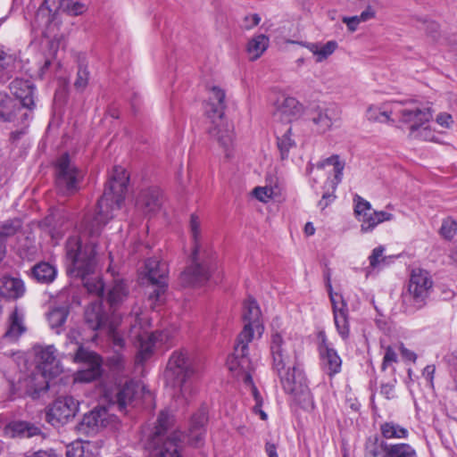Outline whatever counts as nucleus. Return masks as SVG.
<instances>
[{
	"label": "nucleus",
	"mask_w": 457,
	"mask_h": 457,
	"mask_svg": "<svg viewBox=\"0 0 457 457\" xmlns=\"http://www.w3.org/2000/svg\"><path fill=\"white\" fill-rule=\"evenodd\" d=\"M270 351L273 368L280 377L284 390L295 398L309 394L305 377L301 370L292 366V353L288 352L286 343L278 333L271 336Z\"/></svg>",
	"instance_id": "obj_4"
},
{
	"label": "nucleus",
	"mask_w": 457,
	"mask_h": 457,
	"mask_svg": "<svg viewBox=\"0 0 457 457\" xmlns=\"http://www.w3.org/2000/svg\"><path fill=\"white\" fill-rule=\"evenodd\" d=\"M382 457H417L415 450L407 444L383 445Z\"/></svg>",
	"instance_id": "obj_41"
},
{
	"label": "nucleus",
	"mask_w": 457,
	"mask_h": 457,
	"mask_svg": "<svg viewBox=\"0 0 457 457\" xmlns=\"http://www.w3.org/2000/svg\"><path fill=\"white\" fill-rule=\"evenodd\" d=\"M26 329L24 313L15 307L8 316L6 329L0 341V348H2V345L16 343Z\"/></svg>",
	"instance_id": "obj_23"
},
{
	"label": "nucleus",
	"mask_w": 457,
	"mask_h": 457,
	"mask_svg": "<svg viewBox=\"0 0 457 457\" xmlns=\"http://www.w3.org/2000/svg\"><path fill=\"white\" fill-rule=\"evenodd\" d=\"M261 21V17L258 14H250L244 18L242 21V28L245 29H252L257 26Z\"/></svg>",
	"instance_id": "obj_58"
},
{
	"label": "nucleus",
	"mask_w": 457,
	"mask_h": 457,
	"mask_svg": "<svg viewBox=\"0 0 457 457\" xmlns=\"http://www.w3.org/2000/svg\"><path fill=\"white\" fill-rule=\"evenodd\" d=\"M253 194L258 200L265 203L272 197L273 190L267 187H258L253 189Z\"/></svg>",
	"instance_id": "obj_56"
},
{
	"label": "nucleus",
	"mask_w": 457,
	"mask_h": 457,
	"mask_svg": "<svg viewBox=\"0 0 457 457\" xmlns=\"http://www.w3.org/2000/svg\"><path fill=\"white\" fill-rule=\"evenodd\" d=\"M69 315V308L67 306L56 307L51 310L47 315V320L52 328H59L65 321Z\"/></svg>",
	"instance_id": "obj_45"
},
{
	"label": "nucleus",
	"mask_w": 457,
	"mask_h": 457,
	"mask_svg": "<svg viewBox=\"0 0 457 457\" xmlns=\"http://www.w3.org/2000/svg\"><path fill=\"white\" fill-rule=\"evenodd\" d=\"M117 327H118V321L115 320L110 322V324L106 328V330L109 334L112 335L113 343L116 345L121 346L123 340L116 333Z\"/></svg>",
	"instance_id": "obj_59"
},
{
	"label": "nucleus",
	"mask_w": 457,
	"mask_h": 457,
	"mask_svg": "<svg viewBox=\"0 0 457 457\" xmlns=\"http://www.w3.org/2000/svg\"><path fill=\"white\" fill-rule=\"evenodd\" d=\"M397 361V354L391 346L385 348L383 357L382 370H385Z\"/></svg>",
	"instance_id": "obj_55"
},
{
	"label": "nucleus",
	"mask_w": 457,
	"mask_h": 457,
	"mask_svg": "<svg viewBox=\"0 0 457 457\" xmlns=\"http://www.w3.org/2000/svg\"><path fill=\"white\" fill-rule=\"evenodd\" d=\"M96 445L89 441H75L67 446V457H95Z\"/></svg>",
	"instance_id": "obj_37"
},
{
	"label": "nucleus",
	"mask_w": 457,
	"mask_h": 457,
	"mask_svg": "<svg viewBox=\"0 0 457 457\" xmlns=\"http://www.w3.org/2000/svg\"><path fill=\"white\" fill-rule=\"evenodd\" d=\"M57 274L54 266L48 262H39L31 270V275L39 283L48 284L54 281Z\"/></svg>",
	"instance_id": "obj_38"
},
{
	"label": "nucleus",
	"mask_w": 457,
	"mask_h": 457,
	"mask_svg": "<svg viewBox=\"0 0 457 457\" xmlns=\"http://www.w3.org/2000/svg\"><path fill=\"white\" fill-rule=\"evenodd\" d=\"M354 201V214L358 221L361 218H364L368 213H370L373 210L370 202L366 201L362 197L356 195Z\"/></svg>",
	"instance_id": "obj_49"
},
{
	"label": "nucleus",
	"mask_w": 457,
	"mask_h": 457,
	"mask_svg": "<svg viewBox=\"0 0 457 457\" xmlns=\"http://www.w3.org/2000/svg\"><path fill=\"white\" fill-rule=\"evenodd\" d=\"M384 252L385 247L382 245L372 250V253L369 256L370 266L367 268V274H369L371 270L380 268V265L386 262V257L384 256Z\"/></svg>",
	"instance_id": "obj_48"
},
{
	"label": "nucleus",
	"mask_w": 457,
	"mask_h": 457,
	"mask_svg": "<svg viewBox=\"0 0 457 457\" xmlns=\"http://www.w3.org/2000/svg\"><path fill=\"white\" fill-rule=\"evenodd\" d=\"M141 386L133 380H128L124 384H119L113 387L106 388L104 397L112 405H116L120 411H125L131 406L138 397Z\"/></svg>",
	"instance_id": "obj_16"
},
{
	"label": "nucleus",
	"mask_w": 457,
	"mask_h": 457,
	"mask_svg": "<svg viewBox=\"0 0 457 457\" xmlns=\"http://www.w3.org/2000/svg\"><path fill=\"white\" fill-rule=\"evenodd\" d=\"M250 342L237 337L235 352L227 361L228 369L232 376L237 380H242L248 386L253 384L251 375L253 365L247 356Z\"/></svg>",
	"instance_id": "obj_13"
},
{
	"label": "nucleus",
	"mask_w": 457,
	"mask_h": 457,
	"mask_svg": "<svg viewBox=\"0 0 457 457\" xmlns=\"http://www.w3.org/2000/svg\"><path fill=\"white\" fill-rule=\"evenodd\" d=\"M207 421L205 411L202 410L191 418L188 428V443L195 447L202 445L204 436V425Z\"/></svg>",
	"instance_id": "obj_29"
},
{
	"label": "nucleus",
	"mask_w": 457,
	"mask_h": 457,
	"mask_svg": "<svg viewBox=\"0 0 457 457\" xmlns=\"http://www.w3.org/2000/svg\"><path fill=\"white\" fill-rule=\"evenodd\" d=\"M344 168L345 163L340 161L339 156L332 155L317 163L316 166L310 165L307 168V172L315 183L318 182L319 179L327 177L328 174H333L334 179L330 181V184L332 187H336L342 180Z\"/></svg>",
	"instance_id": "obj_19"
},
{
	"label": "nucleus",
	"mask_w": 457,
	"mask_h": 457,
	"mask_svg": "<svg viewBox=\"0 0 457 457\" xmlns=\"http://www.w3.org/2000/svg\"><path fill=\"white\" fill-rule=\"evenodd\" d=\"M28 112H22L16 101L4 92H0V121L13 122L27 127Z\"/></svg>",
	"instance_id": "obj_22"
},
{
	"label": "nucleus",
	"mask_w": 457,
	"mask_h": 457,
	"mask_svg": "<svg viewBox=\"0 0 457 457\" xmlns=\"http://www.w3.org/2000/svg\"><path fill=\"white\" fill-rule=\"evenodd\" d=\"M395 219L394 214L386 211H375L368 213L364 218H361V231L362 233H370L380 223L390 221Z\"/></svg>",
	"instance_id": "obj_35"
},
{
	"label": "nucleus",
	"mask_w": 457,
	"mask_h": 457,
	"mask_svg": "<svg viewBox=\"0 0 457 457\" xmlns=\"http://www.w3.org/2000/svg\"><path fill=\"white\" fill-rule=\"evenodd\" d=\"M161 204V191L158 187L142 190L136 202L137 208L146 215L155 213Z\"/></svg>",
	"instance_id": "obj_27"
},
{
	"label": "nucleus",
	"mask_w": 457,
	"mask_h": 457,
	"mask_svg": "<svg viewBox=\"0 0 457 457\" xmlns=\"http://www.w3.org/2000/svg\"><path fill=\"white\" fill-rule=\"evenodd\" d=\"M66 256L70 262L68 271L74 277L81 278L84 286L91 294L103 295L104 282L98 278H87L96 268V245L93 241L82 245L78 236L70 237L66 243Z\"/></svg>",
	"instance_id": "obj_3"
},
{
	"label": "nucleus",
	"mask_w": 457,
	"mask_h": 457,
	"mask_svg": "<svg viewBox=\"0 0 457 457\" xmlns=\"http://www.w3.org/2000/svg\"><path fill=\"white\" fill-rule=\"evenodd\" d=\"M89 79V72L86 67L80 65L79 67L74 86L78 90H84L87 86Z\"/></svg>",
	"instance_id": "obj_54"
},
{
	"label": "nucleus",
	"mask_w": 457,
	"mask_h": 457,
	"mask_svg": "<svg viewBox=\"0 0 457 457\" xmlns=\"http://www.w3.org/2000/svg\"><path fill=\"white\" fill-rule=\"evenodd\" d=\"M189 230L193 240L192 263L181 273L180 279L185 286H198L205 283L216 266V253L204 240L200 218L190 216Z\"/></svg>",
	"instance_id": "obj_2"
},
{
	"label": "nucleus",
	"mask_w": 457,
	"mask_h": 457,
	"mask_svg": "<svg viewBox=\"0 0 457 457\" xmlns=\"http://www.w3.org/2000/svg\"><path fill=\"white\" fill-rule=\"evenodd\" d=\"M456 231H457V222L454 220H453L451 218H447V219L444 220L441 228H440V233L445 238H446V239L453 238L454 237V235L456 234Z\"/></svg>",
	"instance_id": "obj_53"
},
{
	"label": "nucleus",
	"mask_w": 457,
	"mask_h": 457,
	"mask_svg": "<svg viewBox=\"0 0 457 457\" xmlns=\"http://www.w3.org/2000/svg\"><path fill=\"white\" fill-rule=\"evenodd\" d=\"M270 39L267 36L260 34L253 37L246 45V53L251 61L260 58L267 50Z\"/></svg>",
	"instance_id": "obj_36"
},
{
	"label": "nucleus",
	"mask_w": 457,
	"mask_h": 457,
	"mask_svg": "<svg viewBox=\"0 0 457 457\" xmlns=\"http://www.w3.org/2000/svg\"><path fill=\"white\" fill-rule=\"evenodd\" d=\"M55 175L56 187L63 195L77 192L84 178L83 171L75 165L67 153L56 161Z\"/></svg>",
	"instance_id": "obj_11"
},
{
	"label": "nucleus",
	"mask_w": 457,
	"mask_h": 457,
	"mask_svg": "<svg viewBox=\"0 0 457 457\" xmlns=\"http://www.w3.org/2000/svg\"><path fill=\"white\" fill-rule=\"evenodd\" d=\"M277 145L280 153L281 159L288 157L290 150L295 147V141L292 137V126H287L285 131H277Z\"/></svg>",
	"instance_id": "obj_39"
},
{
	"label": "nucleus",
	"mask_w": 457,
	"mask_h": 457,
	"mask_svg": "<svg viewBox=\"0 0 457 457\" xmlns=\"http://www.w3.org/2000/svg\"><path fill=\"white\" fill-rule=\"evenodd\" d=\"M398 101H392L384 103L380 105L370 106L367 110V118L369 120L377 122H387L390 120L392 115L396 116V112L394 106Z\"/></svg>",
	"instance_id": "obj_34"
},
{
	"label": "nucleus",
	"mask_w": 457,
	"mask_h": 457,
	"mask_svg": "<svg viewBox=\"0 0 457 457\" xmlns=\"http://www.w3.org/2000/svg\"><path fill=\"white\" fill-rule=\"evenodd\" d=\"M273 106V119L282 123H290L298 119L303 112V105L295 98L278 94L270 100Z\"/></svg>",
	"instance_id": "obj_18"
},
{
	"label": "nucleus",
	"mask_w": 457,
	"mask_h": 457,
	"mask_svg": "<svg viewBox=\"0 0 457 457\" xmlns=\"http://www.w3.org/2000/svg\"><path fill=\"white\" fill-rule=\"evenodd\" d=\"M87 10L84 3L73 0H58L56 12H62L71 16H79Z\"/></svg>",
	"instance_id": "obj_43"
},
{
	"label": "nucleus",
	"mask_w": 457,
	"mask_h": 457,
	"mask_svg": "<svg viewBox=\"0 0 457 457\" xmlns=\"http://www.w3.org/2000/svg\"><path fill=\"white\" fill-rule=\"evenodd\" d=\"M75 351L74 361L84 363V368L73 375V381L75 383H89L98 378L102 373L101 358L94 352L78 344H76Z\"/></svg>",
	"instance_id": "obj_14"
},
{
	"label": "nucleus",
	"mask_w": 457,
	"mask_h": 457,
	"mask_svg": "<svg viewBox=\"0 0 457 457\" xmlns=\"http://www.w3.org/2000/svg\"><path fill=\"white\" fill-rule=\"evenodd\" d=\"M128 176L122 168H115L109 181L105 185L104 194L93 212L87 213L84 219L85 232L90 237L100 235L104 226L114 216L125 198Z\"/></svg>",
	"instance_id": "obj_1"
},
{
	"label": "nucleus",
	"mask_w": 457,
	"mask_h": 457,
	"mask_svg": "<svg viewBox=\"0 0 457 457\" xmlns=\"http://www.w3.org/2000/svg\"><path fill=\"white\" fill-rule=\"evenodd\" d=\"M225 108V92L219 87H211L205 104V114L212 123L209 133L222 148L226 157H229L234 142V128L224 117Z\"/></svg>",
	"instance_id": "obj_6"
},
{
	"label": "nucleus",
	"mask_w": 457,
	"mask_h": 457,
	"mask_svg": "<svg viewBox=\"0 0 457 457\" xmlns=\"http://www.w3.org/2000/svg\"><path fill=\"white\" fill-rule=\"evenodd\" d=\"M85 320L87 324L93 330L106 329L111 321L116 320L113 315L112 318L106 316L103 312L100 302L92 303L85 312Z\"/></svg>",
	"instance_id": "obj_28"
},
{
	"label": "nucleus",
	"mask_w": 457,
	"mask_h": 457,
	"mask_svg": "<svg viewBox=\"0 0 457 457\" xmlns=\"http://www.w3.org/2000/svg\"><path fill=\"white\" fill-rule=\"evenodd\" d=\"M79 403L71 395L59 396L46 411V420L54 426L64 424L79 411Z\"/></svg>",
	"instance_id": "obj_17"
},
{
	"label": "nucleus",
	"mask_w": 457,
	"mask_h": 457,
	"mask_svg": "<svg viewBox=\"0 0 457 457\" xmlns=\"http://www.w3.org/2000/svg\"><path fill=\"white\" fill-rule=\"evenodd\" d=\"M37 369L40 375H35V387L29 392L33 398L39 396L41 392L47 391L49 388V378H52L62 372V367L57 360V351L53 345H37L33 347Z\"/></svg>",
	"instance_id": "obj_9"
},
{
	"label": "nucleus",
	"mask_w": 457,
	"mask_h": 457,
	"mask_svg": "<svg viewBox=\"0 0 457 457\" xmlns=\"http://www.w3.org/2000/svg\"><path fill=\"white\" fill-rule=\"evenodd\" d=\"M17 62L15 53L9 47L0 45V84H4L10 79Z\"/></svg>",
	"instance_id": "obj_31"
},
{
	"label": "nucleus",
	"mask_w": 457,
	"mask_h": 457,
	"mask_svg": "<svg viewBox=\"0 0 457 457\" xmlns=\"http://www.w3.org/2000/svg\"><path fill=\"white\" fill-rule=\"evenodd\" d=\"M433 287L429 273L422 269L411 270L406 291L402 295L405 312H413L426 305Z\"/></svg>",
	"instance_id": "obj_10"
},
{
	"label": "nucleus",
	"mask_w": 457,
	"mask_h": 457,
	"mask_svg": "<svg viewBox=\"0 0 457 457\" xmlns=\"http://www.w3.org/2000/svg\"><path fill=\"white\" fill-rule=\"evenodd\" d=\"M128 295L129 287L127 283L122 279H115L108 293V301L111 307L113 308L122 303Z\"/></svg>",
	"instance_id": "obj_40"
},
{
	"label": "nucleus",
	"mask_w": 457,
	"mask_h": 457,
	"mask_svg": "<svg viewBox=\"0 0 457 457\" xmlns=\"http://www.w3.org/2000/svg\"><path fill=\"white\" fill-rule=\"evenodd\" d=\"M115 417L110 415L104 407H97L85 414L81 422L78 425L79 433L86 436L96 434L100 428L107 427L113 422Z\"/></svg>",
	"instance_id": "obj_21"
},
{
	"label": "nucleus",
	"mask_w": 457,
	"mask_h": 457,
	"mask_svg": "<svg viewBox=\"0 0 457 457\" xmlns=\"http://www.w3.org/2000/svg\"><path fill=\"white\" fill-rule=\"evenodd\" d=\"M359 21L361 22H366L371 19H374L376 16V11L370 5H368L364 11L361 12L360 15H357Z\"/></svg>",
	"instance_id": "obj_63"
},
{
	"label": "nucleus",
	"mask_w": 457,
	"mask_h": 457,
	"mask_svg": "<svg viewBox=\"0 0 457 457\" xmlns=\"http://www.w3.org/2000/svg\"><path fill=\"white\" fill-rule=\"evenodd\" d=\"M11 428L14 433L25 437H31L40 433V429L37 427L27 421L12 422Z\"/></svg>",
	"instance_id": "obj_46"
},
{
	"label": "nucleus",
	"mask_w": 457,
	"mask_h": 457,
	"mask_svg": "<svg viewBox=\"0 0 457 457\" xmlns=\"http://www.w3.org/2000/svg\"><path fill=\"white\" fill-rule=\"evenodd\" d=\"M327 289L329 295V299L332 304L333 312H340L348 309L347 303L344 300L342 295L338 293H335L332 288V285L330 283L329 278H328L327 282Z\"/></svg>",
	"instance_id": "obj_47"
},
{
	"label": "nucleus",
	"mask_w": 457,
	"mask_h": 457,
	"mask_svg": "<svg viewBox=\"0 0 457 457\" xmlns=\"http://www.w3.org/2000/svg\"><path fill=\"white\" fill-rule=\"evenodd\" d=\"M145 270L149 281L155 287L149 298L159 301L167 287L168 265L165 262L153 258L146 261Z\"/></svg>",
	"instance_id": "obj_20"
},
{
	"label": "nucleus",
	"mask_w": 457,
	"mask_h": 457,
	"mask_svg": "<svg viewBox=\"0 0 457 457\" xmlns=\"http://www.w3.org/2000/svg\"><path fill=\"white\" fill-rule=\"evenodd\" d=\"M130 326V337L138 342L137 363H143L149 359L158 340H162V332L148 331L150 321L146 314L138 306L133 307L130 315L126 318Z\"/></svg>",
	"instance_id": "obj_8"
},
{
	"label": "nucleus",
	"mask_w": 457,
	"mask_h": 457,
	"mask_svg": "<svg viewBox=\"0 0 457 457\" xmlns=\"http://www.w3.org/2000/svg\"><path fill=\"white\" fill-rule=\"evenodd\" d=\"M436 371L435 365H427L422 370V377L426 379L428 385L433 386L434 374Z\"/></svg>",
	"instance_id": "obj_62"
},
{
	"label": "nucleus",
	"mask_w": 457,
	"mask_h": 457,
	"mask_svg": "<svg viewBox=\"0 0 457 457\" xmlns=\"http://www.w3.org/2000/svg\"><path fill=\"white\" fill-rule=\"evenodd\" d=\"M173 425V418L168 411H162L154 430L146 442L147 457H182V442L185 436L176 430L169 433Z\"/></svg>",
	"instance_id": "obj_5"
},
{
	"label": "nucleus",
	"mask_w": 457,
	"mask_h": 457,
	"mask_svg": "<svg viewBox=\"0 0 457 457\" xmlns=\"http://www.w3.org/2000/svg\"><path fill=\"white\" fill-rule=\"evenodd\" d=\"M339 116V110L335 105L317 106L311 112L310 120L318 132L325 133L331 129Z\"/></svg>",
	"instance_id": "obj_24"
},
{
	"label": "nucleus",
	"mask_w": 457,
	"mask_h": 457,
	"mask_svg": "<svg viewBox=\"0 0 457 457\" xmlns=\"http://www.w3.org/2000/svg\"><path fill=\"white\" fill-rule=\"evenodd\" d=\"M25 293L23 281L19 278L3 276L0 278V295L7 300H17Z\"/></svg>",
	"instance_id": "obj_30"
},
{
	"label": "nucleus",
	"mask_w": 457,
	"mask_h": 457,
	"mask_svg": "<svg viewBox=\"0 0 457 457\" xmlns=\"http://www.w3.org/2000/svg\"><path fill=\"white\" fill-rule=\"evenodd\" d=\"M249 388L254 400V405L253 406V413L259 414L261 420H266L268 419V415L264 411L262 410L263 400L261 394L253 384L249 386Z\"/></svg>",
	"instance_id": "obj_50"
},
{
	"label": "nucleus",
	"mask_w": 457,
	"mask_h": 457,
	"mask_svg": "<svg viewBox=\"0 0 457 457\" xmlns=\"http://www.w3.org/2000/svg\"><path fill=\"white\" fill-rule=\"evenodd\" d=\"M9 88L12 94L21 101L22 107L29 111L36 107V87L31 81L17 78L10 83Z\"/></svg>",
	"instance_id": "obj_25"
},
{
	"label": "nucleus",
	"mask_w": 457,
	"mask_h": 457,
	"mask_svg": "<svg viewBox=\"0 0 457 457\" xmlns=\"http://www.w3.org/2000/svg\"><path fill=\"white\" fill-rule=\"evenodd\" d=\"M414 137H418L426 141H435L436 135L430 130L428 126H422L420 129L416 130L414 134H411Z\"/></svg>",
	"instance_id": "obj_57"
},
{
	"label": "nucleus",
	"mask_w": 457,
	"mask_h": 457,
	"mask_svg": "<svg viewBox=\"0 0 457 457\" xmlns=\"http://www.w3.org/2000/svg\"><path fill=\"white\" fill-rule=\"evenodd\" d=\"M436 120L438 125L445 129H449L453 123L452 116L446 112L438 114Z\"/></svg>",
	"instance_id": "obj_60"
},
{
	"label": "nucleus",
	"mask_w": 457,
	"mask_h": 457,
	"mask_svg": "<svg viewBox=\"0 0 457 457\" xmlns=\"http://www.w3.org/2000/svg\"><path fill=\"white\" fill-rule=\"evenodd\" d=\"M321 366L324 371L333 377L341 370L342 360L337 351L327 342L326 338H322L319 346Z\"/></svg>",
	"instance_id": "obj_26"
},
{
	"label": "nucleus",
	"mask_w": 457,
	"mask_h": 457,
	"mask_svg": "<svg viewBox=\"0 0 457 457\" xmlns=\"http://www.w3.org/2000/svg\"><path fill=\"white\" fill-rule=\"evenodd\" d=\"M383 445H387L386 443L378 442V437L370 438L365 446V457H378L381 452H384Z\"/></svg>",
	"instance_id": "obj_52"
},
{
	"label": "nucleus",
	"mask_w": 457,
	"mask_h": 457,
	"mask_svg": "<svg viewBox=\"0 0 457 457\" xmlns=\"http://www.w3.org/2000/svg\"><path fill=\"white\" fill-rule=\"evenodd\" d=\"M292 43L307 48L315 56L316 62H321L328 59L337 48V43L334 40L328 41L325 44L302 41H292Z\"/></svg>",
	"instance_id": "obj_32"
},
{
	"label": "nucleus",
	"mask_w": 457,
	"mask_h": 457,
	"mask_svg": "<svg viewBox=\"0 0 457 457\" xmlns=\"http://www.w3.org/2000/svg\"><path fill=\"white\" fill-rule=\"evenodd\" d=\"M342 21L347 26V29L351 32H354L357 29L359 24L361 23V21H359L357 15L352 17L345 16L343 17Z\"/></svg>",
	"instance_id": "obj_61"
},
{
	"label": "nucleus",
	"mask_w": 457,
	"mask_h": 457,
	"mask_svg": "<svg viewBox=\"0 0 457 457\" xmlns=\"http://www.w3.org/2000/svg\"><path fill=\"white\" fill-rule=\"evenodd\" d=\"M333 316L337 333L343 339H346L350 332L348 309L333 312Z\"/></svg>",
	"instance_id": "obj_44"
},
{
	"label": "nucleus",
	"mask_w": 457,
	"mask_h": 457,
	"mask_svg": "<svg viewBox=\"0 0 457 457\" xmlns=\"http://www.w3.org/2000/svg\"><path fill=\"white\" fill-rule=\"evenodd\" d=\"M400 352L403 359L415 362L417 359L416 353L407 349L403 344L400 345Z\"/></svg>",
	"instance_id": "obj_64"
},
{
	"label": "nucleus",
	"mask_w": 457,
	"mask_h": 457,
	"mask_svg": "<svg viewBox=\"0 0 457 457\" xmlns=\"http://www.w3.org/2000/svg\"><path fill=\"white\" fill-rule=\"evenodd\" d=\"M242 320L244 328L238 338L252 341L255 336H262L264 328L262 321V312L255 300L248 298L245 301L243 304Z\"/></svg>",
	"instance_id": "obj_15"
},
{
	"label": "nucleus",
	"mask_w": 457,
	"mask_h": 457,
	"mask_svg": "<svg viewBox=\"0 0 457 457\" xmlns=\"http://www.w3.org/2000/svg\"><path fill=\"white\" fill-rule=\"evenodd\" d=\"M380 432L386 439H402L406 438L409 435L405 428L401 427L395 422H385L380 426Z\"/></svg>",
	"instance_id": "obj_42"
},
{
	"label": "nucleus",
	"mask_w": 457,
	"mask_h": 457,
	"mask_svg": "<svg viewBox=\"0 0 457 457\" xmlns=\"http://www.w3.org/2000/svg\"><path fill=\"white\" fill-rule=\"evenodd\" d=\"M19 220H9L0 227V242L4 244L5 238L14 235L21 228Z\"/></svg>",
	"instance_id": "obj_51"
},
{
	"label": "nucleus",
	"mask_w": 457,
	"mask_h": 457,
	"mask_svg": "<svg viewBox=\"0 0 457 457\" xmlns=\"http://www.w3.org/2000/svg\"><path fill=\"white\" fill-rule=\"evenodd\" d=\"M198 373L187 351L178 350L170 355L165 371L167 383L178 391V398L187 402L195 391L194 381Z\"/></svg>",
	"instance_id": "obj_7"
},
{
	"label": "nucleus",
	"mask_w": 457,
	"mask_h": 457,
	"mask_svg": "<svg viewBox=\"0 0 457 457\" xmlns=\"http://www.w3.org/2000/svg\"><path fill=\"white\" fill-rule=\"evenodd\" d=\"M394 109L400 121L410 126L411 134H414L416 130L426 125L432 118L429 107H426L413 100L398 101Z\"/></svg>",
	"instance_id": "obj_12"
},
{
	"label": "nucleus",
	"mask_w": 457,
	"mask_h": 457,
	"mask_svg": "<svg viewBox=\"0 0 457 457\" xmlns=\"http://www.w3.org/2000/svg\"><path fill=\"white\" fill-rule=\"evenodd\" d=\"M54 4L55 0H45L36 13L37 25L39 27L42 26L44 23L46 24V27L43 33L46 37L49 38H54L56 36L54 29V27L56 26V24H54L53 20L49 19V16L52 12L51 5H54Z\"/></svg>",
	"instance_id": "obj_33"
}]
</instances>
